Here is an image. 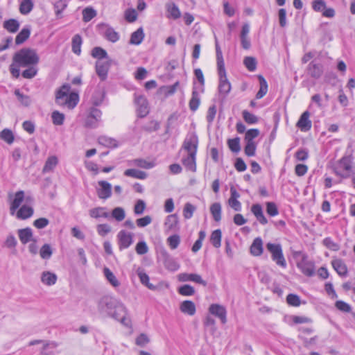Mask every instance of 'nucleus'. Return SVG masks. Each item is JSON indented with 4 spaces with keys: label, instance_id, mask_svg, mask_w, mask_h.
<instances>
[{
    "label": "nucleus",
    "instance_id": "57",
    "mask_svg": "<svg viewBox=\"0 0 355 355\" xmlns=\"http://www.w3.org/2000/svg\"><path fill=\"white\" fill-rule=\"evenodd\" d=\"M53 124L56 125H61L64 123V115L58 111H54L51 115Z\"/></svg>",
    "mask_w": 355,
    "mask_h": 355
},
{
    "label": "nucleus",
    "instance_id": "17",
    "mask_svg": "<svg viewBox=\"0 0 355 355\" xmlns=\"http://www.w3.org/2000/svg\"><path fill=\"white\" fill-rule=\"evenodd\" d=\"M310 113L308 111H305L301 115L299 121L297 123V126L302 131H308L311 128V121L309 120Z\"/></svg>",
    "mask_w": 355,
    "mask_h": 355
},
{
    "label": "nucleus",
    "instance_id": "22",
    "mask_svg": "<svg viewBox=\"0 0 355 355\" xmlns=\"http://www.w3.org/2000/svg\"><path fill=\"white\" fill-rule=\"evenodd\" d=\"M307 71L309 74L315 79L319 78L322 73H323V69L322 66L320 64H317L313 62H311L309 63L307 67Z\"/></svg>",
    "mask_w": 355,
    "mask_h": 355
},
{
    "label": "nucleus",
    "instance_id": "30",
    "mask_svg": "<svg viewBox=\"0 0 355 355\" xmlns=\"http://www.w3.org/2000/svg\"><path fill=\"white\" fill-rule=\"evenodd\" d=\"M332 266L337 273L340 276H345L347 273L346 265L341 259H335L331 262Z\"/></svg>",
    "mask_w": 355,
    "mask_h": 355
},
{
    "label": "nucleus",
    "instance_id": "53",
    "mask_svg": "<svg viewBox=\"0 0 355 355\" xmlns=\"http://www.w3.org/2000/svg\"><path fill=\"white\" fill-rule=\"evenodd\" d=\"M178 292L182 295L191 296L194 294L195 289L193 286L189 284H185L179 288Z\"/></svg>",
    "mask_w": 355,
    "mask_h": 355
},
{
    "label": "nucleus",
    "instance_id": "4",
    "mask_svg": "<svg viewBox=\"0 0 355 355\" xmlns=\"http://www.w3.org/2000/svg\"><path fill=\"white\" fill-rule=\"evenodd\" d=\"M266 247L267 250L270 253L272 261H275L277 266L284 268H286L287 264L281 244L268 243Z\"/></svg>",
    "mask_w": 355,
    "mask_h": 355
},
{
    "label": "nucleus",
    "instance_id": "28",
    "mask_svg": "<svg viewBox=\"0 0 355 355\" xmlns=\"http://www.w3.org/2000/svg\"><path fill=\"white\" fill-rule=\"evenodd\" d=\"M200 103V98L199 95V92L197 91V87L193 86L192 96L189 101V108L191 111L195 112L199 107Z\"/></svg>",
    "mask_w": 355,
    "mask_h": 355
},
{
    "label": "nucleus",
    "instance_id": "19",
    "mask_svg": "<svg viewBox=\"0 0 355 355\" xmlns=\"http://www.w3.org/2000/svg\"><path fill=\"white\" fill-rule=\"evenodd\" d=\"M231 90V84L226 75L219 76L218 92L220 95L225 97Z\"/></svg>",
    "mask_w": 355,
    "mask_h": 355
},
{
    "label": "nucleus",
    "instance_id": "5",
    "mask_svg": "<svg viewBox=\"0 0 355 355\" xmlns=\"http://www.w3.org/2000/svg\"><path fill=\"white\" fill-rule=\"evenodd\" d=\"M352 158L351 156H344L335 165V173L342 178H347L352 172Z\"/></svg>",
    "mask_w": 355,
    "mask_h": 355
},
{
    "label": "nucleus",
    "instance_id": "54",
    "mask_svg": "<svg viewBox=\"0 0 355 355\" xmlns=\"http://www.w3.org/2000/svg\"><path fill=\"white\" fill-rule=\"evenodd\" d=\"M112 216L117 221H122L125 217V211L121 207H116L112 211Z\"/></svg>",
    "mask_w": 355,
    "mask_h": 355
},
{
    "label": "nucleus",
    "instance_id": "60",
    "mask_svg": "<svg viewBox=\"0 0 355 355\" xmlns=\"http://www.w3.org/2000/svg\"><path fill=\"white\" fill-rule=\"evenodd\" d=\"M286 302L293 306H299L301 304L300 297L295 294H288L286 297Z\"/></svg>",
    "mask_w": 355,
    "mask_h": 355
},
{
    "label": "nucleus",
    "instance_id": "61",
    "mask_svg": "<svg viewBox=\"0 0 355 355\" xmlns=\"http://www.w3.org/2000/svg\"><path fill=\"white\" fill-rule=\"evenodd\" d=\"M244 64L250 71H254L257 67V61L252 57H246L244 59Z\"/></svg>",
    "mask_w": 355,
    "mask_h": 355
},
{
    "label": "nucleus",
    "instance_id": "43",
    "mask_svg": "<svg viewBox=\"0 0 355 355\" xmlns=\"http://www.w3.org/2000/svg\"><path fill=\"white\" fill-rule=\"evenodd\" d=\"M222 233L220 230H214L210 236V241L211 244L216 248H218L221 245Z\"/></svg>",
    "mask_w": 355,
    "mask_h": 355
},
{
    "label": "nucleus",
    "instance_id": "26",
    "mask_svg": "<svg viewBox=\"0 0 355 355\" xmlns=\"http://www.w3.org/2000/svg\"><path fill=\"white\" fill-rule=\"evenodd\" d=\"M180 311L189 315H193L196 313L195 304L190 300L183 301L180 306Z\"/></svg>",
    "mask_w": 355,
    "mask_h": 355
},
{
    "label": "nucleus",
    "instance_id": "13",
    "mask_svg": "<svg viewBox=\"0 0 355 355\" xmlns=\"http://www.w3.org/2000/svg\"><path fill=\"white\" fill-rule=\"evenodd\" d=\"M178 280L180 282H193L199 284H202L203 286L207 285V282L202 279L201 276L198 274L194 273H180L178 276Z\"/></svg>",
    "mask_w": 355,
    "mask_h": 355
},
{
    "label": "nucleus",
    "instance_id": "47",
    "mask_svg": "<svg viewBox=\"0 0 355 355\" xmlns=\"http://www.w3.org/2000/svg\"><path fill=\"white\" fill-rule=\"evenodd\" d=\"M53 254V250L49 244H44L40 250V255L43 259H49Z\"/></svg>",
    "mask_w": 355,
    "mask_h": 355
},
{
    "label": "nucleus",
    "instance_id": "48",
    "mask_svg": "<svg viewBox=\"0 0 355 355\" xmlns=\"http://www.w3.org/2000/svg\"><path fill=\"white\" fill-rule=\"evenodd\" d=\"M15 94L22 105L28 107L31 105V100L28 96L21 94L19 89H15Z\"/></svg>",
    "mask_w": 355,
    "mask_h": 355
},
{
    "label": "nucleus",
    "instance_id": "10",
    "mask_svg": "<svg viewBox=\"0 0 355 355\" xmlns=\"http://www.w3.org/2000/svg\"><path fill=\"white\" fill-rule=\"evenodd\" d=\"M99 186L96 189L97 196L100 199L106 200L112 196V185L107 181L101 180L98 182Z\"/></svg>",
    "mask_w": 355,
    "mask_h": 355
},
{
    "label": "nucleus",
    "instance_id": "1",
    "mask_svg": "<svg viewBox=\"0 0 355 355\" xmlns=\"http://www.w3.org/2000/svg\"><path fill=\"white\" fill-rule=\"evenodd\" d=\"M97 310L100 315L111 317L125 327L131 324L130 318L127 317L128 311L125 305L111 295H104L98 300Z\"/></svg>",
    "mask_w": 355,
    "mask_h": 355
},
{
    "label": "nucleus",
    "instance_id": "44",
    "mask_svg": "<svg viewBox=\"0 0 355 355\" xmlns=\"http://www.w3.org/2000/svg\"><path fill=\"white\" fill-rule=\"evenodd\" d=\"M82 38L79 35H75L72 38V51L79 55L81 52Z\"/></svg>",
    "mask_w": 355,
    "mask_h": 355
},
{
    "label": "nucleus",
    "instance_id": "29",
    "mask_svg": "<svg viewBox=\"0 0 355 355\" xmlns=\"http://www.w3.org/2000/svg\"><path fill=\"white\" fill-rule=\"evenodd\" d=\"M57 275L49 271H44L41 275V282L46 286H52L56 283Z\"/></svg>",
    "mask_w": 355,
    "mask_h": 355
},
{
    "label": "nucleus",
    "instance_id": "9",
    "mask_svg": "<svg viewBox=\"0 0 355 355\" xmlns=\"http://www.w3.org/2000/svg\"><path fill=\"white\" fill-rule=\"evenodd\" d=\"M98 30L100 33L110 42H116L119 40V33L107 24H99Z\"/></svg>",
    "mask_w": 355,
    "mask_h": 355
},
{
    "label": "nucleus",
    "instance_id": "8",
    "mask_svg": "<svg viewBox=\"0 0 355 355\" xmlns=\"http://www.w3.org/2000/svg\"><path fill=\"white\" fill-rule=\"evenodd\" d=\"M135 103L137 106L138 116L141 118L145 117L149 112L146 98L142 95L135 94Z\"/></svg>",
    "mask_w": 355,
    "mask_h": 355
},
{
    "label": "nucleus",
    "instance_id": "34",
    "mask_svg": "<svg viewBox=\"0 0 355 355\" xmlns=\"http://www.w3.org/2000/svg\"><path fill=\"white\" fill-rule=\"evenodd\" d=\"M144 38V33L143 28L141 27L131 34L130 44L139 45L142 42Z\"/></svg>",
    "mask_w": 355,
    "mask_h": 355
},
{
    "label": "nucleus",
    "instance_id": "41",
    "mask_svg": "<svg viewBox=\"0 0 355 355\" xmlns=\"http://www.w3.org/2000/svg\"><path fill=\"white\" fill-rule=\"evenodd\" d=\"M221 205L219 202H214L210 207V212L215 221L218 222L221 220Z\"/></svg>",
    "mask_w": 355,
    "mask_h": 355
},
{
    "label": "nucleus",
    "instance_id": "45",
    "mask_svg": "<svg viewBox=\"0 0 355 355\" xmlns=\"http://www.w3.org/2000/svg\"><path fill=\"white\" fill-rule=\"evenodd\" d=\"M33 8L32 0H24L19 6V11L23 15L28 14Z\"/></svg>",
    "mask_w": 355,
    "mask_h": 355
},
{
    "label": "nucleus",
    "instance_id": "18",
    "mask_svg": "<svg viewBox=\"0 0 355 355\" xmlns=\"http://www.w3.org/2000/svg\"><path fill=\"white\" fill-rule=\"evenodd\" d=\"M19 239L22 244H26L33 241V230L30 227L19 229L17 230Z\"/></svg>",
    "mask_w": 355,
    "mask_h": 355
},
{
    "label": "nucleus",
    "instance_id": "52",
    "mask_svg": "<svg viewBox=\"0 0 355 355\" xmlns=\"http://www.w3.org/2000/svg\"><path fill=\"white\" fill-rule=\"evenodd\" d=\"M242 115L244 121L248 124H254L258 122V117L247 110H243Z\"/></svg>",
    "mask_w": 355,
    "mask_h": 355
},
{
    "label": "nucleus",
    "instance_id": "40",
    "mask_svg": "<svg viewBox=\"0 0 355 355\" xmlns=\"http://www.w3.org/2000/svg\"><path fill=\"white\" fill-rule=\"evenodd\" d=\"M19 23L15 19H10L3 22V27L10 33H16L19 28Z\"/></svg>",
    "mask_w": 355,
    "mask_h": 355
},
{
    "label": "nucleus",
    "instance_id": "6",
    "mask_svg": "<svg viewBox=\"0 0 355 355\" xmlns=\"http://www.w3.org/2000/svg\"><path fill=\"white\" fill-rule=\"evenodd\" d=\"M198 146V138L196 133H190L184 139L182 150L187 153L196 154Z\"/></svg>",
    "mask_w": 355,
    "mask_h": 355
},
{
    "label": "nucleus",
    "instance_id": "16",
    "mask_svg": "<svg viewBox=\"0 0 355 355\" xmlns=\"http://www.w3.org/2000/svg\"><path fill=\"white\" fill-rule=\"evenodd\" d=\"M120 249L128 248L132 243V236L124 230H121L118 234Z\"/></svg>",
    "mask_w": 355,
    "mask_h": 355
},
{
    "label": "nucleus",
    "instance_id": "20",
    "mask_svg": "<svg viewBox=\"0 0 355 355\" xmlns=\"http://www.w3.org/2000/svg\"><path fill=\"white\" fill-rule=\"evenodd\" d=\"M110 64L107 62L98 60L96 63V72L101 80H105L107 76Z\"/></svg>",
    "mask_w": 355,
    "mask_h": 355
},
{
    "label": "nucleus",
    "instance_id": "39",
    "mask_svg": "<svg viewBox=\"0 0 355 355\" xmlns=\"http://www.w3.org/2000/svg\"><path fill=\"white\" fill-rule=\"evenodd\" d=\"M258 78L259 80L260 88L256 94V98L257 99H260L263 97L268 92V83L262 76L259 75Z\"/></svg>",
    "mask_w": 355,
    "mask_h": 355
},
{
    "label": "nucleus",
    "instance_id": "58",
    "mask_svg": "<svg viewBox=\"0 0 355 355\" xmlns=\"http://www.w3.org/2000/svg\"><path fill=\"white\" fill-rule=\"evenodd\" d=\"M229 148L232 152L238 153L241 150L240 139L239 137L230 139L227 141Z\"/></svg>",
    "mask_w": 355,
    "mask_h": 355
},
{
    "label": "nucleus",
    "instance_id": "42",
    "mask_svg": "<svg viewBox=\"0 0 355 355\" xmlns=\"http://www.w3.org/2000/svg\"><path fill=\"white\" fill-rule=\"evenodd\" d=\"M99 144L107 148H115L117 146V141L111 137L107 136H101L98 139Z\"/></svg>",
    "mask_w": 355,
    "mask_h": 355
},
{
    "label": "nucleus",
    "instance_id": "23",
    "mask_svg": "<svg viewBox=\"0 0 355 355\" xmlns=\"http://www.w3.org/2000/svg\"><path fill=\"white\" fill-rule=\"evenodd\" d=\"M163 263L164 267L171 271H176L180 268V264L176 261V260L166 252L164 254Z\"/></svg>",
    "mask_w": 355,
    "mask_h": 355
},
{
    "label": "nucleus",
    "instance_id": "2",
    "mask_svg": "<svg viewBox=\"0 0 355 355\" xmlns=\"http://www.w3.org/2000/svg\"><path fill=\"white\" fill-rule=\"evenodd\" d=\"M71 87L69 85H63L56 92L55 102L62 107L69 109L74 108L79 101L77 93L70 92Z\"/></svg>",
    "mask_w": 355,
    "mask_h": 355
},
{
    "label": "nucleus",
    "instance_id": "36",
    "mask_svg": "<svg viewBox=\"0 0 355 355\" xmlns=\"http://www.w3.org/2000/svg\"><path fill=\"white\" fill-rule=\"evenodd\" d=\"M124 175L127 177H132L139 180H144L147 178V174L146 172L135 168L125 170L124 171Z\"/></svg>",
    "mask_w": 355,
    "mask_h": 355
},
{
    "label": "nucleus",
    "instance_id": "49",
    "mask_svg": "<svg viewBox=\"0 0 355 355\" xmlns=\"http://www.w3.org/2000/svg\"><path fill=\"white\" fill-rule=\"evenodd\" d=\"M96 15V11L92 8H86L83 10V19L88 22Z\"/></svg>",
    "mask_w": 355,
    "mask_h": 355
},
{
    "label": "nucleus",
    "instance_id": "55",
    "mask_svg": "<svg viewBox=\"0 0 355 355\" xmlns=\"http://www.w3.org/2000/svg\"><path fill=\"white\" fill-rule=\"evenodd\" d=\"M194 74L197 80L200 83L199 92L201 93L204 92V85H205V78L203 73L200 69H196L194 70Z\"/></svg>",
    "mask_w": 355,
    "mask_h": 355
},
{
    "label": "nucleus",
    "instance_id": "14",
    "mask_svg": "<svg viewBox=\"0 0 355 355\" xmlns=\"http://www.w3.org/2000/svg\"><path fill=\"white\" fill-rule=\"evenodd\" d=\"M196 154L187 153L185 155H183L182 164L187 170L192 172L196 171Z\"/></svg>",
    "mask_w": 355,
    "mask_h": 355
},
{
    "label": "nucleus",
    "instance_id": "31",
    "mask_svg": "<svg viewBox=\"0 0 355 355\" xmlns=\"http://www.w3.org/2000/svg\"><path fill=\"white\" fill-rule=\"evenodd\" d=\"M89 216L94 218H98L101 217L107 218L110 217V214L106 211L105 207H98L90 209Z\"/></svg>",
    "mask_w": 355,
    "mask_h": 355
},
{
    "label": "nucleus",
    "instance_id": "27",
    "mask_svg": "<svg viewBox=\"0 0 355 355\" xmlns=\"http://www.w3.org/2000/svg\"><path fill=\"white\" fill-rule=\"evenodd\" d=\"M105 92L103 87H98L92 94V103L93 105H100L105 98Z\"/></svg>",
    "mask_w": 355,
    "mask_h": 355
},
{
    "label": "nucleus",
    "instance_id": "51",
    "mask_svg": "<svg viewBox=\"0 0 355 355\" xmlns=\"http://www.w3.org/2000/svg\"><path fill=\"white\" fill-rule=\"evenodd\" d=\"M166 241L170 248L171 250H175L178 247L180 243V237L178 234H173L172 236H170L167 239Z\"/></svg>",
    "mask_w": 355,
    "mask_h": 355
},
{
    "label": "nucleus",
    "instance_id": "3",
    "mask_svg": "<svg viewBox=\"0 0 355 355\" xmlns=\"http://www.w3.org/2000/svg\"><path fill=\"white\" fill-rule=\"evenodd\" d=\"M12 60L17 67H26L37 64L40 58L35 50L24 48L15 53Z\"/></svg>",
    "mask_w": 355,
    "mask_h": 355
},
{
    "label": "nucleus",
    "instance_id": "46",
    "mask_svg": "<svg viewBox=\"0 0 355 355\" xmlns=\"http://www.w3.org/2000/svg\"><path fill=\"white\" fill-rule=\"evenodd\" d=\"M0 138L8 144L13 143L15 137L12 132L9 129H4L0 132Z\"/></svg>",
    "mask_w": 355,
    "mask_h": 355
},
{
    "label": "nucleus",
    "instance_id": "38",
    "mask_svg": "<svg viewBox=\"0 0 355 355\" xmlns=\"http://www.w3.org/2000/svg\"><path fill=\"white\" fill-rule=\"evenodd\" d=\"M103 273L107 280L113 287L116 288L120 286L119 281L108 268H105L103 269Z\"/></svg>",
    "mask_w": 355,
    "mask_h": 355
},
{
    "label": "nucleus",
    "instance_id": "25",
    "mask_svg": "<svg viewBox=\"0 0 355 355\" xmlns=\"http://www.w3.org/2000/svg\"><path fill=\"white\" fill-rule=\"evenodd\" d=\"M166 9L167 12V17L173 19H177L180 17L181 12L178 6L174 3H168L166 4Z\"/></svg>",
    "mask_w": 355,
    "mask_h": 355
},
{
    "label": "nucleus",
    "instance_id": "11",
    "mask_svg": "<svg viewBox=\"0 0 355 355\" xmlns=\"http://www.w3.org/2000/svg\"><path fill=\"white\" fill-rule=\"evenodd\" d=\"M209 311L212 315L218 317L220 320V321L223 324L226 323V322H227V317H226L227 311H226L225 308L223 306L218 304H213L210 305V306L209 308Z\"/></svg>",
    "mask_w": 355,
    "mask_h": 355
},
{
    "label": "nucleus",
    "instance_id": "32",
    "mask_svg": "<svg viewBox=\"0 0 355 355\" xmlns=\"http://www.w3.org/2000/svg\"><path fill=\"white\" fill-rule=\"evenodd\" d=\"M31 35V27L29 26L24 27L15 37V43L19 45L23 44Z\"/></svg>",
    "mask_w": 355,
    "mask_h": 355
},
{
    "label": "nucleus",
    "instance_id": "15",
    "mask_svg": "<svg viewBox=\"0 0 355 355\" xmlns=\"http://www.w3.org/2000/svg\"><path fill=\"white\" fill-rule=\"evenodd\" d=\"M34 213L33 207L28 205H24L19 207L15 212L16 218L19 220H26L31 218Z\"/></svg>",
    "mask_w": 355,
    "mask_h": 355
},
{
    "label": "nucleus",
    "instance_id": "64",
    "mask_svg": "<svg viewBox=\"0 0 355 355\" xmlns=\"http://www.w3.org/2000/svg\"><path fill=\"white\" fill-rule=\"evenodd\" d=\"M57 347V345L54 343L45 344L40 352V355H54L52 351H49L50 349H54Z\"/></svg>",
    "mask_w": 355,
    "mask_h": 355
},
{
    "label": "nucleus",
    "instance_id": "63",
    "mask_svg": "<svg viewBox=\"0 0 355 355\" xmlns=\"http://www.w3.org/2000/svg\"><path fill=\"white\" fill-rule=\"evenodd\" d=\"M92 55L94 58L98 59L105 58L107 57V52L101 47H94L92 51Z\"/></svg>",
    "mask_w": 355,
    "mask_h": 355
},
{
    "label": "nucleus",
    "instance_id": "33",
    "mask_svg": "<svg viewBox=\"0 0 355 355\" xmlns=\"http://www.w3.org/2000/svg\"><path fill=\"white\" fill-rule=\"evenodd\" d=\"M178 223V219L176 215L172 214L166 217L164 222V227L166 232L174 230Z\"/></svg>",
    "mask_w": 355,
    "mask_h": 355
},
{
    "label": "nucleus",
    "instance_id": "59",
    "mask_svg": "<svg viewBox=\"0 0 355 355\" xmlns=\"http://www.w3.org/2000/svg\"><path fill=\"white\" fill-rule=\"evenodd\" d=\"M256 144L254 141H246L244 148L245 153L247 156L251 157L255 155Z\"/></svg>",
    "mask_w": 355,
    "mask_h": 355
},
{
    "label": "nucleus",
    "instance_id": "37",
    "mask_svg": "<svg viewBox=\"0 0 355 355\" xmlns=\"http://www.w3.org/2000/svg\"><path fill=\"white\" fill-rule=\"evenodd\" d=\"M137 275L140 279L141 283L145 285L148 288L153 291L157 288L155 286L149 282V277L146 272H144L143 270L139 269L137 270Z\"/></svg>",
    "mask_w": 355,
    "mask_h": 355
},
{
    "label": "nucleus",
    "instance_id": "50",
    "mask_svg": "<svg viewBox=\"0 0 355 355\" xmlns=\"http://www.w3.org/2000/svg\"><path fill=\"white\" fill-rule=\"evenodd\" d=\"M35 66V65L27 67L28 69H26V70H24L22 72V73H21L22 76L24 78H27V79H31V78H34L37 75V71H38L37 68Z\"/></svg>",
    "mask_w": 355,
    "mask_h": 355
},
{
    "label": "nucleus",
    "instance_id": "12",
    "mask_svg": "<svg viewBox=\"0 0 355 355\" xmlns=\"http://www.w3.org/2000/svg\"><path fill=\"white\" fill-rule=\"evenodd\" d=\"M24 200V192L23 191H18L15 193L12 200L10 204V214L14 216L16 211L21 207V205Z\"/></svg>",
    "mask_w": 355,
    "mask_h": 355
},
{
    "label": "nucleus",
    "instance_id": "24",
    "mask_svg": "<svg viewBox=\"0 0 355 355\" xmlns=\"http://www.w3.org/2000/svg\"><path fill=\"white\" fill-rule=\"evenodd\" d=\"M251 211L261 224L266 225L268 223V220L263 215L262 207L259 204L253 205L251 207Z\"/></svg>",
    "mask_w": 355,
    "mask_h": 355
},
{
    "label": "nucleus",
    "instance_id": "7",
    "mask_svg": "<svg viewBox=\"0 0 355 355\" xmlns=\"http://www.w3.org/2000/svg\"><path fill=\"white\" fill-rule=\"evenodd\" d=\"M297 266L307 277H312L315 274V264L313 261L308 260L306 254H304L302 260L297 262Z\"/></svg>",
    "mask_w": 355,
    "mask_h": 355
},
{
    "label": "nucleus",
    "instance_id": "21",
    "mask_svg": "<svg viewBox=\"0 0 355 355\" xmlns=\"http://www.w3.org/2000/svg\"><path fill=\"white\" fill-rule=\"evenodd\" d=\"M250 251L251 254L254 257H259L263 254V241L260 237H257L254 239L250 245Z\"/></svg>",
    "mask_w": 355,
    "mask_h": 355
},
{
    "label": "nucleus",
    "instance_id": "35",
    "mask_svg": "<svg viewBox=\"0 0 355 355\" xmlns=\"http://www.w3.org/2000/svg\"><path fill=\"white\" fill-rule=\"evenodd\" d=\"M58 163V159L56 156L53 155L49 157L43 167L42 173H46L52 171L54 169V168L57 166Z\"/></svg>",
    "mask_w": 355,
    "mask_h": 355
},
{
    "label": "nucleus",
    "instance_id": "62",
    "mask_svg": "<svg viewBox=\"0 0 355 355\" xmlns=\"http://www.w3.org/2000/svg\"><path fill=\"white\" fill-rule=\"evenodd\" d=\"M266 212L270 216H275L279 214L277 207L275 202H268L266 203Z\"/></svg>",
    "mask_w": 355,
    "mask_h": 355
},
{
    "label": "nucleus",
    "instance_id": "56",
    "mask_svg": "<svg viewBox=\"0 0 355 355\" xmlns=\"http://www.w3.org/2000/svg\"><path fill=\"white\" fill-rule=\"evenodd\" d=\"M133 163L138 167L146 169L151 168L155 166L154 163L148 162L143 159H136L133 160Z\"/></svg>",
    "mask_w": 355,
    "mask_h": 355
}]
</instances>
